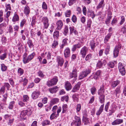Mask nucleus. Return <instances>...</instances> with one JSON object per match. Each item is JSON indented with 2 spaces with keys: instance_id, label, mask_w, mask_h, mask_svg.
<instances>
[{
  "instance_id": "obj_1",
  "label": "nucleus",
  "mask_w": 126,
  "mask_h": 126,
  "mask_svg": "<svg viewBox=\"0 0 126 126\" xmlns=\"http://www.w3.org/2000/svg\"><path fill=\"white\" fill-rule=\"evenodd\" d=\"M105 89L103 85L102 84L100 86V89L98 91V94L99 95V98L100 102L103 104L101 105L99 110L96 113V115H99L101 113L103 110L105 101V95L104 93Z\"/></svg>"
},
{
  "instance_id": "obj_2",
  "label": "nucleus",
  "mask_w": 126,
  "mask_h": 126,
  "mask_svg": "<svg viewBox=\"0 0 126 126\" xmlns=\"http://www.w3.org/2000/svg\"><path fill=\"white\" fill-rule=\"evenodd\" d=\"M35 55V53L33 52L29 55L28 57H27V54L26 53L24 54L23 56V61L24 63L26 64L28 63L30 61L33 59Z\"/></svg>"
},
{
  "instance_id": "obj_3",
  "label": "nucleus",
  "mask_w": 126,
  "mask_h": 126,
  "mask_svg": "<svg viewBox=\"0 0 126 126\" xmlns=\"http://www.w3.org/2000/svg\"><path fill=\"white\" fill-rule=\"evenodd\" d=\"M91 72L90 70L88 69L82 72L80 74L79 76V79H81L84 77H86Z\"/></svg>"
},
{
  "instance_id": "obj_4",
  "label": "nucleus",
  "mask_w": 126,
  "mask_h": 126,
  "mask_svg": "<svg viewBox=\"0 0 126 126\" xmlns=\"http://www.w3.org/2000/svg\"><path fill=\"white\" fill-rule=\"evenodd\" d=\"M121 45L120 44H119L115 47L113 51V55L114 57H116L118 56L119 51L120 49L121 48Z\"/></svg>"
},
{
  "instance_id": "obj_5",
  "label": "nucleus",
  "mask_w": 126,
  "mask_h": 126,
  "mask_svg": "<svg viewBox=\"0 0 126 126\" xmlns=\"http://www.w3.org/2000/svg\"><path fill=\"white\" fill-rule=\"evenodd\" d=\"M77 70L76 69H74L73 70L71 74H70V79H73V83L77 79Z\"/></svg>"
},
{
  "instance_id": "obj_6",
  "label": "nucleus",
  "mask_w": 126,
  "mask_h": 126,
  "mask_svg": "<svg viewBox=\"0 0 126 126\" xmlns=\"http://www.w3.org/2000/svg\"><path fill=\"white\" fill-rule=\"evenodd\" d=\"M88 51V48L85 46L84 47L81 49L80 51V53L82 55V57L83 58H85Z\"/></svg>"
},
{
  "instance_id": "obj_7",
  "label": "nucleus",
  "mask_w": 126,
  "mask_h": 126,
  "mask_svg": "<svg viewBox=\"0 0 126 126\" xmlns=\"http://www.w3.org/2000/svg\"><path fill=\"white\" fill-rule=\"evenodd\" d=\"M117 107L115 105L112 106L109 109L108 114L109 116H110L112 113H114L116 110Z\"/></svg>"
},
{
  "instance_id": "obj_8",
  "label": "nucleus",
  "mask_w": 126,
  "mask_h": 126,
  "mask_svg": "<svg viewBox=\"0 0 126 126\" xmlns=\"http://www.w3.org/2000/svg\"><path fill=\"white\" fill-rule=\"evenodd\" d=\"M70 48L68 47L66 48L64 51V55L65 58L69 57L70 55Z\"/></svg>"
},
{
  "instance_id": "obj_9",
  "label": "nucleus",
  "mask_w": 126,
  "mask_h": 126,
  "mask_svg": "<svg viewBox=\"0 0 126 126\" xmlns=\"http://www.w3.org/2000/svg\"><path fill=\"white\" fill-rule=\"evenodd\" d=\"M75 121H74V124L76 126H80L81 125V122L80 118L76 116L75 117Z\"/></svg>"
},
{
  "instance_id": "obj_10",
  "label": "nucleus",
  "mask_w": 126,
  "mask_h": 126,
  "mask_svg": "<svg viewBox=\"0 0 126 126\" xmlns=\"http://www.w3.org/2000/svg\"><path fill=\"white\" fill-rule=\"evenodd\" d=\"M107 63L106 61L105 60H102V59L100 60L98 62L96 66L98 68H100L102 66L103 64L104 63L105 64Z\"/></svg>"
},
{
  "instance_id": "obj_11",
  "label": "nucleus",
  "mask_w": 126,
  "mask_h": 126,
  "mask_svg": "<svg viewBox=\"0 0 126 126\" xmlns=\"http://www.w3.org/2000/svg\"><path fill=\"white\" fill-rule=\"evenodd\" d=\"M81 84V82H78L73 88L72 91L73 92H75L78 90L79 89Z\"/></svg>"
},
{
  "instance_id": "obj_12",
  "label": "nucleus",
  "mask_w": 126,
  "mask_h": 126,
  "mask_svg": "<svg viewBox=\"0 0 126 126\" xmlns=\"http://www.w3.org/2000/svg\"><path fill=\"white\" fill-rule=\"evenodd\" d=\"M121 92L120 87L118 86L114 90L113 94L115 95V96L116 97H119V94L121 93Z\"/></svg>"
},
{
  "instance_id": "obj_13",
  "label": "nucleus",
  "mask_w": 126,
  "mask_h": 126,
  "mask_svg": "<svg viewBox=\"0 0 126 126\" xmlns=\"http://www.w3.org/2000/svg\"><path fill=\"white\" fill-rule=\"evenodd\" d=\"M104 2V0H101L98 4L97 6L96 7V8L97 9H99L101 8L103 9L105 5V4Z\"/></svg>"
},
{
  "instance_id": "obj_14",
  "label": "nucleus",
  "mask_w": 126,
  "mask_h": 126,
  "mask_svg": "<svg viewBox=\"0 0 126 126\" xmlns=\"http://www.w3.org/2000/svg\"><path fill=\"white\" fill-rule=\"evenodd\" d=\"M40 94V92L38 91H35L32 93V98L34 99H35L38 98Z\"/></svg>"
},
{
  "instance_id": "obj_15",
  "label": "nucleus",
  "mask_w": 126,
  "mask_h": 126,
  "mask_svg": "<svg viewBox=\"0 0 126 126\" xmlns=\"http://www.w3.org/2000/svg\"><path fill=\"white\" fill-rule=\"evenodd\" d=\"M65 87L66 90L67 91L70 90L72 87V85L68 81L65 83Z\"/></svg>"
},
{
  "instance_id": "obj_16",
  "label": "nucleus",
  "mask_w": 126,
  "mask_h": 126,
  "mask_svg": "<svg viewBox=\"0 0 126 126\" xmlns=\"http://www.w3.org/2000/svg\"><path fill=\"white\" fill-rule=\"evenodd\" d=\"M123 120L122 119H117L112 123L111 124L113 125L119 124L123 123Z\"/></svg>"
},
{
  "instance_id": "obj_17",
  "label": "nucleus",
  "mask_w": 126,
  "mask_h": 126,
  "mask_svg": "<svg viewBox=\"0 0 126 126\" xmlns=\"http://www.w3.org/2000/svg\"><path fill=\"white\" fill-rule=\"evenodd\" d=\"M57 26V29L58 30H60L62 28L63 25V24L61 20H59L56 23Z\"/></svg>"
},
{
  "instance_id": "obj_18",
  "label": "nucleus",
  "mask_w": 126,
  "mask_h": 126,
  "mask_svg": "<svg viewBox=\"0 0 126 126\" xmlns=\"http://www.w3.org/2000/svg\"><path fill=\"white\" fill-rule=\"evenodd\" d=\"M82 44L81 43H78L74 45L72 49L73 51H75L77 48H79L81 47Z\"/></svg>"
},
{
  "instance_id": "obj_19",
  "label": "nucleus",
  "mask_w": 126,
  "mask_h": 126,
  "mask_svg": "<svg viewBox=\"0 0 126 126\" xmlns=\"http://www.w3.org/2000/svg\"><path fill=\"white\" fill-rule=\"evenodd\" d=\"M58 90V87L57 86H55L49 89V90L50 93H55Z\"/></svg>"
},
{
  "instance_id": "obj_20",
  "label": "nucleus",
  "mask_w": 126,
  "mask_h": 126,
  "mask_svg": "<svg viewBox=\"0 0 126 126\" xmlns=\"http://www.w3.org/2000/svg\"><path fill=\"white\" fill-rule=\"evenodd\" d=\"M5 26V24L4 23H2L0 24V34L3 33V31L4 30Z\"/></svg>"
},
{
  "instance_id": "obj_21",
  "label": "nucleus",
  "mask_w": 126,
  "mask_h": 126,
  "mask_svg": "<svg viewBox=\"0 0 126 126\" xmlns=\"http://www.w3.org/2000/svg\"><path fill=\"white\" fill-rule=\"evenodd\" d=\"M30 12V10L29 7L27 5H26L24 8V13L26 15H28Z\"/></svg>"
},
{
  "instance_id": "obj_22",
  "label": "nucleus",
  "mask_w": 126,
  "mask_h": 126,
  "mask_svg": "<svg viewBox=\"0 0 126 126\" xmlns=\"http://www.w3.org/2000/svg\"><path fill=\"white\" fill-rule=\"evenodd\" d=\"M101 72V71L100 70L97 71L94 75L93 78L95 80L97 79L99 77Z\"/></svg>"
},
{
  "instance_id": "obj_23",
  "label": "nucleus",
  "mask_w": 126,
  "mask_h": 126,
  "mask_svg": "<svg viewBox=\"0 0 126 126\" xmlns=\"http://www.w3.org/2000/svg\"><path fill=\"white\" fill-rule=\"evenodd\" d=\"M120 83V81L119 80H117L113 82L111 84V86L112 88H114L118 85Z\"/></svg>"
},
{
  "instance_id": "obj_24",
  "label": "nucleus",
  "mask_w": 126,
  "mask_h": 126,
  "mask_svg": "<svg viewBox=\"0 0 126 126\" xmlns=\"http://www.w3.org/2000/svg\"><path fill=\"white\" fill-rule=\"evenodd\" d=\"M59 100V99L57 98H55L52 99L51 101V103L50 104V105L52 106L53 105L58 102Z\"/></svg>"
},
{
  "instance_id": "obj_25",
  "label": "nucleus",
  "mask_w": 126,
  "mask_h": 126,
  "mask_svg": "<svg viewBox=\"0 0 126 126\" xmlns=\"http://www.w3.org/2000/svg\"><path fill=\"white\" fill-rule=\"evenodd\" d=\"M58 65L60 66L63 65L64 62L63 59L61 57H59L58 58Z\"/></svg>"
},
{
  "instance_id": "obj_26",
  "label": "nucleus",
  "mask_w": 126,
  "mask_h": 126,
  "mask_svg": "<svg viewBox=\"0 0 126 126\" xmlns=\"http://www.w3.org/2000/svg\"><path fill=\"white\" fill-rule=\"evenodd\" d=\"M82 121L85 125H88L89 123V119L86 117H83Z\"/></svg>"
},
{
  "instance_id": "obj_27",
  "label": "nucleus",
  "mask_w": 126,
  "mask_h": 126,
  "mask_svg": "<svg viewBox=\"0 0 126 126\" xmlns=\"http://www.w3.org/2000/svg\"><path fill=\"white\" fill-rule=\"evenodd\" d=\"M59 31H56L54 33L53 35V37L54 38L56 39H58L59 37Z\"/></svg>"
},
{
  "instance_id": "obj_28",
  "label": "nucleus",
  "mask_w": 126,
  "mask_h": 126,
  "mask_svg": "<svg viewBox=\"0 0 126 126\" xmlns=\"http://www.w3.org/2000/svg\"><path fill=\"white\" fill-rule=\"evenodd\" d=\"M28 112V111L27 110L22 111L20 114V116L21 117L25 116L27 114Z\"/></svg>"
},
{
  "instance_id": "obj_29",
  "label": "nucleus",
  "mask_w": 126,
  "mask_h": 126,
  "mask_svg": "<svg viewBox=\"0 0 126 126\" xmlns=\"http://www.w3.org/2000/svg\"><path fill=\"white\" fill-rule=\"evenodd\" d=\"M58 42L56 40H54L53 41L52 45V47L53 48H55L56 46L58 45Z\"/></svg>"
},
{
  "instance_id": "obj_30",
  "label": "nucleus",
  "mask_w": 126,
  "mask_h": 126,
  "mask_svg": "<svg viewBox=\"0 0 126 126\" xmlns=\"http://www.w3.org/2000/svg\"><path fill=\"white\" fill-rule=\"evenodd\" d=\"M53 85H55L57 83L58 80L57 78L56 77L53 78L51 80H50Z\"/></svg>"
},
{
  "instance_id": "obj_31",
  "label": "nucleus",
  "mask_w": 126,
  "mask_h": 126,
  "mask_svg": "<svg viewBox=\"0 0 126 126\" xmlns=\"http://www.w3.org/2000/svg\"><path fill=\"white\" fill-rule=\"evenodd\" d=\"M90 45L92 49H94L95 47V43L94 41L92 40L91 41Z\"/></svg>"
},
{
  "instance_id": "obj_32",
  "label": "nucleus",
  "mask_w": 126,
  "mask_h": 126,
  "mask_svg": "<svg viewBox=\"0 0 126 126\" xmlns=\"http://www.w3.org/2000/svg\"><path fill=\"white\" fill-rule=\"evenodd\" d=\"M19 20V18L18 15L16 14H15L13 17L12 21L13 22H15L18 21Z\"/></svg>"
},
{
  "instance_id": "obj_33",
  "label": "nucleus",
  "mask_w": 126,
  "mask_h": 126,
  "mask_svg": "<svg viewBox=\"0 0 126 126\" xmlns=\"http://www.w3.org/2000/svg\"><path fill=\"white\" fill-rule=\"evenodd\" d=\"M67 105L66 104L63 105L62 106V113H65L66 111L67 110Z\"/></svg>"
},
{
  "instance_id": "obj_34",
  "label": "nucleus",
  "mask_w": 126,
  "mask_h": 126,
  "mask_svg": "<svg viewBox=\"0 0 126 126\" xmlns=\"http://www.w3.org/2000/svg\"><path fill=\"white\" fill-rule=\"evenodd\" d=\"M78 95L77 94H75L73 95L72 96V97L74 101L78 102Z\"/></svg>"
},
{
  "instance_id": "obj_35",
  "label": "nucleus",
  "mask_w": 126,
  "mask_h": 126,
  "mask_svg": "<svg viewBox=\"0 0 126 126\" xmlns=\"http://www.w3.org/2000/svg\"><path fill=\"white\" fill-rule=\"evenodd\" d=\"M26 20L25 19H23L21 21L20 26L21 28H23L24 25L25 24L26 22Z\"/></svg>"
},
{
  "instance_id": "obj_36",
  "label": "nucleus",
  "mask_w": 126,
  "mask_h": 126,
  "mask_svg": "<svg viewBox=\"0 0 126 126\" xmlns=\"http://www.w3.org/2000/svg\"><path fill=\"white\" fill-rule=\"evenodd\" d=\"M18 72L20 75H21L24 73V71L23 69L20 68H19L18 70Z\"/></svg>"
},
{
  "instance_id": "obj_37",
  "label": "nucleus",
  "mask_w": 126,
  "mask_h": 126,
  "mask_svg": "<svg viewBox=\"0 0 126 126\" xmlns=\"http://www.w3.org/2000/svg\"><path fill=\"white\" fill-rule=\"evenodd\" d=\"M1 69L3 71H5L7 69V66L4 64H1Z\"/></svg>"
},
{
  "instance_id": "obj_38",
  "label": "nucleus",
  "mask_w": 126,
  "mask_h": 126,
  "mask_svg": "<svg viewBox=\"0 0 126 126\" xmlns=\"http://www.w3.org/2000/svg\"><path fill=\"white\" fill-rule=\"evenodd\" d=\"M29 97L27 95H24L23 96V101L24 102H27L29 100Z\"/></svg>"
},
{
  "instance_id": "obj_39",
  "label": "nucleus",
  "mask_w": 126,
  "mask_h": 126,
  "mask_svg": "<svg viewBox=\"0 0 126 126\" xmlns=\"http://www.w3.org/2000/svg\"><path fill=\"white\" fill-rule=\"evenodd\" d=\"M112 17V16H108L107 17L105 22V23L106 24H107L110 23V20L111 19Z\"/></svg>"
},
{
  "instance_id": "obj_40",
  "label": "nucleus",
  "mask_w": 126,
  "mask_h": 126,
  "mask_svg": "<svg viewBox=\"0 0 126 126\" xmlns=\"http://www.w3.org/2000/svg\"><path fill=\"white\" fill-rule=\"evenodd\" d=\"M121 32H122L124 34H126V26L124 25L123 26L122 28Z\"/></svg>"
},
{
  "instance_id": "obj_41",
  "label": "nucleus",
  "mask_w": 126,
  "mask_h": 126,
  "mask_svg": "<svg viewBox=\"0 0 126 126\" xmlns=\"http://www.w3.org/2000/svg\"><path fill=\"white\" fill-rule=\"evenodd\" d=\"M49 123L50 121L47 120H46L44 121L42 123V125L43 126L49 125Z\"/></svg>"
},
{
  "instance_id": "obj_42",
  "label": "nucleus",
  "mask_w": 126,
  "mask_h": 126,
  "mask_svg": "<svg viewBox=\"0 0 126 126\" xmlns=\"http://www.w3.org/2000/svg\"><path fill=\"white\" fill-rule=\"evenodd\" d=\"M117 18H114L112 20L111 24L112 26H114V25L116 24V23L117 22Z\"/></svg>"
},
{
  "instance_id": "obj_43",
  "label": "nucleus",
  "mask_w": 126,
  "mask_h": 126,
  "mask_svg": "<svg viewBox=\"0 0 126 126\" xmlns=\"http://www.w3.org/2000/svg\"><path fill=\"white\" fill-rule=\"evenodd\" d=\"M7 53H4L3 54L0 56V59L2 60H3L6 57Z\"/></svg>"
},
{
  "instance_id": "obj_44",
  "label": "nucleus",
  "mask_w": 126,
  "mask_h": 126,
  "mask_svg": "<svg viewBox=\"0 0 126 126\" xmlns=\"http://www.w3.org/2000/svg\"><path fill=\"white\" fill-rule=\"evenodd\" d=\"M68 96H63L61 97V100L63 101H65L66 102L68 101Z\"/></svg>"
},
{
  "instance_id": "obj_45",
  "label": "nucleus",
  "mask_w": 126,
  "mask_h": 126,
  "mask_svg": "<svg viewBox=\"0 0 126 126\" xmlns=\"http://www.w3.org/2000/svg\"><path fill=\"white\" fill-rule=\"evenodd\" d=\"M15 103V102L14 101L11 102H10L9 107V109H13Z\"/></svg>"
},
{
  "instance_id": "obj_46",
  "label": "nucleus",
  "mask_w": 126,
  "mask_h": 126,
  "mask_svg": "<svg viewBox=\"0 0 126 126\" xmlns=\"http://www.w3.org/2000/svg\"><path fill=\"white\" fill-rule=\"evenodd\" d=\"M71 14V11L70 10H67L65 13V16L66 17H69Z\"/></svg>"
},
{
  "instance_id": "obj_47",
  "label": "nucleus",
  "mask_w": 126,
  "mask_h": 126,
  "mask_svg": "<svg viewBox=\"0 0 126 126\" xmlns=\"http://www.w3.org/2000/svg\"><path fill=\"white\" fill-rule=\"evenodd\" d=\"M5 91V88L4 86H2L0 89V95L4 94Z\"/></svg>"
},
{
  "instance_id": "obj_48",
  "label": "nucleus",
  "mask_w": 126,
  "mask_h": 126,
  "mask_svg": "<svg viewBox=\"0 0 126 126\" xmlns=\"http://www.w3.org/2000/svg\"><path fill=\"white\" fill-rule=\"evenodd\" d=\"M68 27L66 26L64 29V34L65 35H66L68 33Z\"/></svg>"
},
{
  "instance_id": "obj_49",
  "label": "nucleus",
  "mask_w": 126,
  "mask_h": 126,
  "mask_svg": "<svg viewBox=\"0 0 126 126\" xmlns=\"http://www.w3.org/2000/svg\"><path fill=\"white\" fill-rule=\"evenodd\" d=\"M119 72L122 76L125 75L126 73L125 68H123L122 69L119 70Z\"/></svg>"
},
{
  "instance_id": "obj_50",
  "label": "nucleus",
  "mask_w": 126,
  "mask_h": 126,
  "mask_svg": "<svg viewBox=\"0 0 126 126\" xmlns=\"http://www.w3.org/2000/svg\"><path fill=\"white\" fill-rule=\"evenodd\" d=\"M91 91L92 94L93 95L95 94V92L96 91V89L94 87H93L91 88Z\"/></svg>"
},
{
  "instance_id": "obj_51",
  "label": "nucleus",
  "mask_w": 126,
  "mask_h": 126,
  "mask_svg": "<svg viewBox=\"0 0 126 126\" xmlns=\"http://www.w3.org/2000/svg\"><path fill=\"white\" fill-rule=\"evenodd\" d=\"M110 102H108L105 106V110L106 112H108V109L109 106L110 105Z\"/></svg>"
},
{
  "instance_id": "obj_52",
  "label": "nucleus",
  "mask_w": 126,
  "mask_h": 126,
  "mask_svg": "<svg viewBox=\"0 0 126 126\" xmlns=\"http://www.w3.org/2000/svg\"><path fill=\"white\" fill-rule=\"evenodd\" d=\"M118 65L119 70L121 69H122L123 68H125L124 66H123L122 63H121L120 62L119 63H118Z\"/></svg>"
},
{
  "instance_id": "obj_53",
  "label": "nucleus",
  "mask_w": 126,
  "mask_h": 126,
  "mask_svg": "<svg viewBox=\"0 0 126 126\" xmlns=\"http://www.w3.org/2000/svg\"><path fill=\"white\" fill-rule=\"evenodd\" d=\"M81 109V105L80 104H78L77 105L76 108L77 112H79Z\"/></svg>"
},
{
  "instance_id": "obj_54",
  "label": "nucleus",
  "mask_w": 126,
  "mask_h": 126,
  "mask_svg": "<svg viewBox=\"0 0 126 126\" xmlns=\"http://www.w3.org/2000/svg\"><path fill=\"white\" fill-rule=\"evenodd\" d=\"M108 65L110 68H113L114 66V64L113 62H109L108 63Z\"/></svg>"
},
{
  "instance_id": "obj_55",
  "label": "nucleus",
  "mask_w": 126,
  "mask_h": 126,
  "mask_svg": "<svg viewBox=\"0 0 126 126\" xmlns=\"http://www.w3.org/2000/svg\"><path fill=\"white\" fill-rule=\"evenodd\" d=\"M77 0H69L68 4L69 6H71Z\"/></svg>"
},
{
  "instance_id": "obj_56",
  "label": "nucleus",
  "mask_w": 126,
  "mask_h": 126,
  "mask_svg": "<svg viewBox=\"0 0 126 126\" xmlns=\"http://www.w3.org/2000/svg\"><path fill=\"white\" fill-rule=\"evenodd\" d=\"M92 57V55L91 54H89L87 55L85 58V60L86 61H88L91 59Z\"/></svg>"
},
{
  "instance_id": "obj_57",
  "label": "nucleus",
  "mask_w": 126,
  "mask_h": 126,
  "mask_svg": "<svg viewBox=\"0 0 126 126\" xmlns=\"http://www.w3.org/2000/svg\"><path fill=\"white\" fill-rule=\"evenodd\" d=\"M42 19V21L43 22V23L48 22V20L46 17H43Z\"/></svg>"
},
{
  "instance_id": "obj_58",
  "label": "nucleus",
  "mask_w": 126,
  "mask_h": 126,
  "mask_svg": "<svg viewBox=\"0 0 126 126\" xmlns=\"http://www.w3.org/2000/svg\"><path fill=\"white\" fill-rule=\"evenodd\" d=\"M27 43L29 47L30 48L32 47L33 46V44H32V41L31 40H29L28 41Z\"/></svg>"
},
{
  "instance_id": "obj_59",
  "label": "nucleus",
  "mask_w": 126,
  "mask_h": 126,
  "mask_svg": "<svg viewBox=\"0 0 126 126\" xmlns=\"http://www.w3.org/2000/svg\"><path fill=\"white\" fill-rule=\"evenodd\" d=\"M92 21L91 19H89L88 20L87 22V26L89 28H90L92 23Z\"/></svg>"
},
{
  "instance_id": "obj_60",
  "label": "nucleus",
  "mask_w": 126,
  "mask_h": 126,
  "mask_svg": "<svg viewBox=\"0 0 126 126\" xmlns=\"http://www.w3.org/2000/svg\"><path fill=\"white\" fill-rule=\"evenodd\" d=\"M42 7L43 9H47V5L45 2H44L43 3Z\"/></svg>"
},
{
  "instance_id": "obj_61",
  "label": "nucleus",
  "mask_w": 126,
  "mask_h": 126,
  "mask_svg": "<svg viewBox=\"0 0 126 126\" xmlns=\"http://www.w3.org/2000/svg\"><path fill=\"white\" fill-rule=\"evenodd\" d=\"M28 80L26 78H24L23 79V80H20V82H21L22 81L23 82V85H26L27 84L28 82Z\"/></svg>"
},
{
  "instance_id": "obj_62",
  "label": "nucleus",
  "mask_w": 126,
  "mask_h": 126,
  "mask_svg": "<svg viewBox=\"0 0 126 126\" xmlns=\"http://www.w3.org/2000/svg\"><path fill=\"white\" fill-rule=\"evenodd\" d=\"M121 20L120 22V24L121 25H122L124 22L125 21V18L124 16H122L121 17Z\"/></svg>"
},
{
  "instance_id": "obj_63",
  "label": "nucleus",
  "mask_w": 126,
  "mask_h": 126,
  "mask_svg": "<svg viewBox=\"0 0 126 126\" xmlns=\"http://www.w3.org/2000/svg\"><path fill=\"white\" fill-rule=\"evenodd\" d=\"M47 85L49 87H51L53 86V84L50 80L48 81L47 82Z\"/></svg>"
},
{
  "instance_id": "obj_64",
  "label": "nucleus",
  "mask_w": 126,
  "mask_h": 126,
  "mask_svg": "<svg viewBox=\"0 0 126 126\" xmlns=\"http://www.w3.org/2000/svg\"><path fill=\"white\" fill-rule=\"evenodd\" d=\"M72 20L74 23H75L77 21V18L74 15L72 17Z\"/></svg>"
}]
</instances>
